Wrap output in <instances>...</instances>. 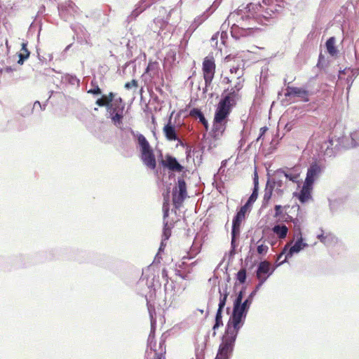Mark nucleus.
Segmentation results:
<instances>
[{
    "label": "nucleus",
    "instance_id": "obj_47",
    "mask_svg": "<svg viewBox=\"0 0 359 359\" xmlns=\"http://www.w3.org/2000/svg\"><path fill=\"white\" fill-rule=\"evenodd\" d=\"M88 93L93 94V95H100V94H101V90L98 87V86H96L93 89L89 90Z\"/></svg>",
    "mask_w": 359,
    "mask_h": 359
},
{
    "label": "nucleus",
    "instance_id": "obj_25",
    "mask_svg": "<svg viewBox=\"0 0 359 359\" xmlns=\"http://www.w3.org/2000/svg\"><path fill=\"white\" fill-rule=\"evenodd\" d=\"M245 216L243 215V214L236 213V216L234 217L233 222H232V229L233 233H235V232L240 231V226L242 221L244 219Z\"/></svg>",
    "mask_w": 359,
    "mask_h": 359
},
{
    "label": "nucleus",
    "instance_id": "obj_10",
    "mask_svg": "<svg viewBox=\"0 0 359 359\" xmlns=\"http://www.w3.org/2000/svg\"><path fill=\"white\" fill-rule=\"evenodd\" d=\"M215 64L212 57H205L203 62V78L205 83V88L210 85L215 74Z\"/></svg>",
    "mask_w": 359,
    "mask_h": 359
},
{
    "label": "nucleus",
    "instance_id": "obj_44",
    "mask_svg": "<svg viewBox=\"0 0 359 359\" xmlns=\"http://www.w3.org/2000/svg\"><path fill=\"white\" fill-rule=\"evenodd\" d=\"M230 72L231 74H238V76L241 75V76H243V70L239 68V67H232L230 69Z\"/></svg>",
    "mask_w": 359,
    "mask_h": 359
},
{
    "label": "nucleus",
    "instance_id": "obj_55",
    "mask_svg": "<svg viewBox=\"0 0 359 359\" xmlns=\"http://www.w3.org/2000/svg\"><path fill=\"white\" fill-rule=\"evenodd\" d=\"M177 304V302H176V297L175 296H173L172 297V299L171 300V303H170V305H173L174 306H175Z\"/></svg>",
    "mask_w": 359,
    "mask_h": 359
},
{
    "label": "nucleus",
    "instance_id": "obj_5",
    "mask_svg": "<svg viewBox=\"0 0 359 359\" xmlns=\"http://www.w3.org/2000/svg\"><path fill=\"white\" fill-rule=\"evenodd\" d=\"M253 299H250V296L239 304L238 308L233 307L232 314L229 318L228 323L233 326L241 328L244 323L248 312V310L252 303Z\"/></svg>",
    "mask_w": 359,
    "mask_h": 359
},
{
    "label": "nucleus",
    "instance_id": "obj_32",
    "mask_svg": "<svg viewBox=\"0 0 359 359\" xmlns=\"http://www.w3.org/2000/svg\"><path fill=\"white\" fill-rule=\"evenodd\" d=\"M317 238L325 245H328L330 243L334 242L335 239V237L331 233H328L325 236H324L323 233H321L318 235Z\"/></svg>",
    "mask_w": 359,
    "mask_h": 359
},
{
    "label": "nucleus",
    "instance_id": "obj_35",
    "mask_svg": "<svg viewBox=\"0 0 359 359\" xmlns=\"http://www.w3.org/2000/svg\"><path fill=\"white\" fill-rule=\"evenodd\" d=\"M236 278L241 283H245L246 280V271L245 269H242L238 271Z\"/></svg>",
    "mask_w": 359,
    "mask_h": 359
},
{
    "label": "nucleus",
    "instance_id": "obj_48",
    "mask_svg": "<svg viewBox=\"0 0 359 359\" xmlns=\"http://www.w3.org/2000/svg\"><path fill=\"white\" fill-rule=\"evenodd\" d=\"M37 106L41 109V110L45 109V105H41L40 102H39V101H36L34 103L33 109H35Z\"/></svg>",
    "mask_w": 359,
    "mask_h": 359
},
{
    "label": "nucleus",
    "instance_id": "obj_57",
    "mask_svg": "<svg viewBox=\"0 0 359 359\" xmlns=\"http://www.w3.org/2000/svg\"><path fill=\"white\" fill-rule=\"evenodd\" d=\"M225 79L226 80L227 83L231 82V80L228 77H226Z\"/></svg>",
    "mask_w": 359,
    "mask_h": 359
},
{
    "label": "nucleus",
    "instance_id": "obj_31",
    "mask_svg": "<svg viewBox=\"0 0 359 359\" xmlns=\"http://www.w3.org/2000/svg\"><path fill=\"white\" fill-rule=\"evenodd\" d=\"M237 80L238 81L236 82V83L235 84L234 87L232 88L230 90V92L228 93H231L233 92V90L235 92V93L236 94V101L238 100V92L243 88V81H244V79H243L241 76V75L238 76H237Z\"/></svg>",
    "mask_w": 359,
    "mask_h": 359
},
{
    "label": "nucleus",
    "instance_id": "obj_14",
    "mask_svg": "<svg viewBox=\"0 0 359 359\" xmlns=\"http://www.w3.org/2000/svg\"><path fill=\"white\" fill-rule=\"evenodd\" d=\"M307 245V243L303 242L302 236H300V238H298L295 243L289 249H287V246L285 245L283 252V254H285V259L282 263L285 262L287 259L292 257L294 253H298Z\"/></svg>",
    "mask_w": 359,
    "mask_h": 359
},
{
    "label": "nucleus",
    "instance_id": "obj_16",
    "mask_svg": "<svg viewBox=\"0 0 359 359\" xmlns=\"http://www.w3.org/2000/svg\"><path fill=\"white\" fill-rule=\"evenodd\" d=\"M273 271L274 269L271 268V264L267 261H263L258 265L256 276L259 280L264 278H266V280Z\"/></svg>",
    "mask_w": 359,
    "mask_h": 359
},
{
    "label": "nucleus",
    "instance_id": "obj_39",
    "mask_svg": "<svg viewBox=\"0 0 359 359\" xmlns=\"http://www.w3.org/2000/svg\"><path fill=\"white\" fill-rule=\"evenodd\" d=\"M257 252L259 255H264L269 250V247L264 244L258 245L257 248Z\"/></svg>",
    "mask_w": 359,
    "mask_h": 359
},
{
    "label": "nucleus",
    "instance_id": "obj_43",
    "mask_svg": "<svg viewBox=\"0 0 359 359\" xmlns=\"http://www.w3.org/2000/svg\"><path fill=\"white\" fill-rule=\"evenodd\" d=\"M104 96L105 100L107 102V105L111 104L114 102L113 100L114 97V94L113 93H109V94L108 95H104Z\"/></svg>",
    "mask_w": 359,
    "mask_h": 359
},
{
    "label": "nucleus",
    "instance_id": "obj_30",
    "mask_svg": "<svg viewBox=\"0 0 359 359\" xmlns=\"http://www.w3.org/2000/svg\"><path fill=\"white\" fill-rule=\"evenodd\" d=\"M273 190V189L272 187V185L271 184V182L269 180H268L266 185L265 190H264V197H263V202L264 203H267L269 202V201L271 199Z\"/></svg>",
    "mask_w": 359,
    "mask_h": 359
},
{
    "label": "nucleus",
    "instance_id": "obj_9",
    "mask_svg": "<svg viewBox=\"0 0 359 359\" xmlns=\"http://www.w3.org/2000/svg\"><path fill=\"white\" fill-rule=\"evenodd\" d=\"M220 3L221 0H215L203 14L195 18L189 27V29L191 30V32L196 30L199 25L205 22L215 11Z\"/></svg>",
    "mask_w": 359,
    "mask_h": 359
},
{
    "label": "nucleus",
    "instance_id": "obj_40",
    "mask_svg": "<svg viewBox=\"0 0 359 359\" xmlns=\"http://www.w3.org/2000/svg\"><path fill=\"white\" fill-rule=\"evenodd\" d=\"M243 290L240 291V292L238 294L236 299L233 302V307H236V309L238 308L239 304L243 300Z\"/></svg>",
    "mask_w": 359,
    "mask_h": 359
},
{
    "label": "nucleus",
    "instance_id": "obj_38",
    "mask_svg": "<svg viewBox=\"0 0 359 359\" xmlns=\"http://www.w3.org/2000/svg\"><path fill=\"white\" fill-rule=\"evenodd\" d=\"M257 197H258V189H253L252 193L247 201L248 205H252V204L257 200Z\"/></svg>",
    "mask_w": 359,
    "mask_h": 359
},
{
    "label": "nucleus",
    "instance_id": "obj_19",
    "mask_svg": "<svg viewBox=\"0 0 359 359\" xmlns=\"http://www.w3.org/2000/svg\"><path fill=\"white\" fill-rule=\"evenodd\" d=\"M312 189L313 185H311V184H306V182H304L299 193L295 194L294 196L297 197L302 203H307L312 198Z\"/></svg>",
    "mask_w": 359,
    "mask_h": 359
},
{
    "label": "nucleus",
    "instance_id": "obj_34",
    "mask_svg": "<svg viewBox=\"0 0 359 359\" xmlns=\"http://www.w3.org/2000/svg\"><path fill=\"white\" fill-rule=\"evenodd\" d=\"M163 220H165V218L168 216L169 212V198L167 196L164 197V202L163 205Z\"/></svg>",
    "mask_w": 359,
    "mask_h": 359
},
{
    "label": "nucleus",
    "instance_id": "obj_26",
    "mask_svg": "<svg viewBox=\"0 0 359 359\" xmlns=\"http://www.w3.org/2000/svg\"><path fill=\"white\" fill-rule=\"evenodd\" d=\"M147 7L144 4H142L140 1L136 5L135 8L132 11L131 14L128 17L130 20L135 19L141 13H142Z\"/></svg>",
    "mask_w": 359,
    "mask_h": 359
},
{
    "label": "nucleus",
    "instance_id": "obj_29",
    "mask_svg": "<svg viewBox=\"0 0 359 359\" xmlns=\"http://www.w3.org/2000/svg\"><path fill=\"white\" fill-rule=\"evenodd\" d=\"M163 241L161 244L159 250H161L163 247V242L168 240L171 235V227L168 225V222L163 220Z\"/></svg>",
    "mask_w": 359,
    "mask_h": 359
},
{
    "label": "nucleus",
    "instance_id": "obj_36",
    "mask_svg": "<svg viewBox=\"0 0 359 359\" xmlns=\"http://www.w3.org/2000/svg\"><path fill=\"white\" fill-rule=\"evenodd\" d=\"M164 345V341H161L159 344L161 351L159 353H156L154 359H165V357L163 353V352H165V347L163 348Z\"/></svg>",
    "mask_w": 359,
    "mask_h": 359
},
{
    "label": "nucleus",
    "instance_id": "obj_24",
    "mask_svg": "<svg viewBox=\"0 0 359 359\" xmlns=\"http://www.w3.org/2000/svg\"><path fill=\"white\" fill-rule=\"evenodd\" d=\"M273 231L276 233L278 237L280 239L285 238L287 236L288 229L285 224H278L275 225L273 229Z\"/></svg>",
    "mask_w": 359,
    "mask_h": 359
},
{
    "label": "nucleus",
    "instance_id": "obj_59",
    "mask_svg": "<svg viewBox=\"0 0 359 359\" xmlns=\"http://www.w3.org/2000/svg\"><path fill=\"white\" fill-rule=\"evenodd\" d=\"M65 8H67V10H68V6L67 7V6H65ZM68 11L70 14H72V13H71L70 10H69V11Z\"/></svg>",
    "mask_w": 359,
    "mask_h": 359
},
{
    "label": "nucleus",
    "instance_id": "obj_37",
    "mask_svg": "<svg viewBox=\"0 0 359 359\" xmlns=\"http://www.w3.org/2000/svg\"><path fill=\"white\" fill-rule=\"evenodd\" d=\"M259 283L256 286L255 289L249 294L250 299H254L255 296L256 295L258 290L260 289V287L262 286V285L265 283L266 278L261 279V280H259Z\"/></svg>",
    "mask_w": 359,
    "mask_h": 359
},
{
    "label": "nucleus",
    "instance_id": "obj_6",
    "mask_svg": "<svg viewBox=\"0 0 359 359\" xmlns=\"http://www.w3.org/2000/svg\"><path fill=\"white\" fill-rule=\"evenodd\" d=\"M331 149H339L341 148L351 149L359 146V130H355L348 137H332L329 140Z\"/></svg>",
    "mask_w": 359,
    "mask_h": 359
},
{
    "label": "nucleus",
    "instance_id": "obj_17",
    "mask_svg": "<svg viewBox=\"0 0 359 359\" xmlns=\"http://www.w3.org/2000/svg\"><path fill=\"white\" fill-rule=\"evenodd\" d=\"M161 164L163 167L175 172H180L184 169V167L179 163L177 158L170 155L165 156V159L161 161Z\"/></svg>",
    "mask_w": 359,
    "mask_h": 359
},
{
    "label": "nucleus",
    "instance_id": "obj_3",
    "mask_svg": "<svg viewBox=\"0 0 359 359\" xmlns=\"http://www.w3.org/2000/svg\"><path fill=\"white\" fill-rule=\"evenodd\" d=\"M240 329L227 323L225 333L222 337L215 359H229L233 351L235 341Z\"/></svg>",
    "mask_w": 359,
    "mask_h": 359
},
{
    "label": "nucleus",
    "instance_id": "obj_53",
    "mask_svg": "<svg viewBox=\"0 0 359 359\" xmlns=\"http://www.w3.org/2000/svg\"><path fill=\"white\" fill-rule=\"evenodd\" d=\"M63 7H64V6H59V7H58V9H59L60 14L62 17L65 18V15H64V13H63Z\"/></svg>",
    "mask_w": 359,
    "mask_h": 359
},
{
    "label": "nucleus",
    "instance_id": "obj_42",
    "mask_svg": "<svg viewBox=\"0 0 359 359\" xmlns=\"http://www.w3.org/2000/svg\"><path fill=\"white\" fill-rule=\"evenodd\" d=\"M96 104L100 107H107V102L104 95L96 101Z\"/></svg>",
    "mask_w": 359,
    "mask_h": 359
},
{
    "label": "nucleus",
    "instance_id": "obj_61",
    "mask_svg": "<svg viewBox=\"0 0 359 359\" xmlns=\"http://www.w3.org/2000/svg\"><path fill=\"white\" fill-rule=\"evenodd\" d=\"M330 149V145H328V146L327 147V149Z\"/></svg>",
    "mask_w": 359,
    "mask_h": 359
},
{
    "label": "nucleus",
    "instance_id": "obj_4",
    "mask_svg": "<svg viewBox=\"0 0 359 359\" xmlns=\"http://www.w3.org/2000/svg\"><path fill=\"white\" fill-rule=\"evenodd\" d=\"M130 132L134 137L137 138V144L140 148V158L144 165L151 170H154L156 166V161L149 142L142 134L136 133L131 128H130Z\"/></svg>",
    "mask_w": 359,
    "mask_h": 359
},
{
    "label": "nucleus",
    "instance_id": "obj_2",
    "mask_svg": "<svg viewBox=\"0 0 359 359\" xmlns=\"http://www.w3.org/2000/svg\"><path fill=\"white\" fill-rule=\"evenodd\" d=\"M236 94L233 90L231 93L223 95L218 103L212 130V137L215 139L221 137L225 131L227 117L230 114L231 107L236 104Z\"/></svg>",
    "mask_w": 359,
    "mask_h": 359
},
{
    "label": "nucleus",
    "instance_id": "obj_56",
    "mask_svg": "<svg viewBox=\"0 0 359 359\" xmlns=\"http://www.w3.org/2000/svg\"><path fill=\"white\" fill-rule=\"evenodd\" d=\"M330 208H331L332 210H333V208H334V203H330Z\"/></svg>",
    "mask_w": 359,
    "mask_h": 359
},
{
    "label": "nucleus",
    "instance_id": "obj_8",
    "mask_svg": "<svg viewBox=\"0 0 359 359\" xmlns=\"http://www.w3.org/2000/svg\"><path fill=\"white\" fill-rule=\"evenodd\" d=\"M187 197V184L184 179L179 177L177 183L172 189V202L176 208H179Z\"/></svg>",
    "mask_w": 359,
    "mask_h": 359
},
{
    "label": "nucleus",
    "instance_id": "obj_49",
    "mask_svg": "<svg viewBox=\"0 0 359 359\" xmlns=\"http://www.w3.org/2000/svg\"><path fill=\"white\" fill-rule=\"evenodd\" d=\"M254 189H259L258 177L257 173L255 174L254 178Z\"/></svg>",
    "mask_w": 359,
    "mask_h": 359
},
{
    "label": "nucleus",
    "instance_id": "obj_15",
    "mask_svg": "<svg viewBox=\"0 0 359 359\" xmlns=\"http://www.w3.org/2000/svg\"><path fill=\"white\" fill-rule=\"evenodd\" d=\"M147 305H148V311H149L150 320H151V332L148 337V346L150 348L151 350L154 351V353H156L158 352H157L156 349L154 348V346H155V344H154V336L153 334V332H154V329H155V326H156V320L154 318V315L156 314L155 309L154 306H152L151 305H150L149 304Z\"/></svg>",
    "mask_w": 359,
    "mask_h": 359
},
{
    "label": "nucleus",
    "instance_id": "obj_54",
    "mask_svg": "<svg viewBox=\"0 0 359 359\" xmlns=\"http://www.w3.org/2000/svg\"><path fill=\"white\" fill-rule=\"evenodd\" d=\"M74 6H75V5H74L72 2H69V3H68V11H69V10H72V11H74Z\"/></svg>",
    "mask_w": 359,
    "mask_h": 359
},
{
    "label": "nucleus",
    "instance_id": "obj_23",
    "mask_svg": "<svg viewBox=\"0 0 359 359\" xmlns=\"http://www.w3.org/2000/svg\"><path fill=\"white\" fill-rule=\"evenodd\" d=\"M190 115L191 116L198 118L199 119L200 122L204 126L205 129L206 130L208 129V123L200 109H196V108L191 109L190 111Z\"/></svg>",
    "mask_w": 359,
    "mask_h": 359
},
{
    "label": "nucleus",
    "instance_id": "obj_18",
    "mask_svg": "<svg viewBox=\"0 0 359 359\" xmlns=\"http://www.w3.org/2000/svg\"><path fill=\"white\" fill-rule=\"evenodd\" d=\"M285 95L286 97H297L301 98L304 102L309 101L308 91L302 88L288 86L286 88Z\"/></svg>",
    "mask_w": 359,
    "mask_h": 359
},
{
    "label": "nucleus",
    "instance_id": "obj_22",
    "mask_svg": "<svg viewBox=\"0 0 359 359\" xmlns=\"http://www.w3.org/2000/svg\"><path fill=\"white\" fill-rule=\"evenodd\" d=\"M359 74L358 70L357 69H345L342 71L339 72V78L340 79H343V75L347 74L348 77L346 79L348 83H352L353 81V78L356 77L358 74ZM351 84L349 85L348 88H350Z\"/></svg>",
    "mask_w": 359,
    "mask_h": 359
},
{
    "label": "nucleus",
    "instance_id": "obj_52",
    "mask_svg": "<svg viewBox=\"0 0 359 359\" xmlns=\"http://www.w3.org/2000/svg\"><path fill=\"white\" fill-rule=\"evenodd\" d=\"M162 277L168 282V271L165 269H163L161 272Z\"/></svg>",
    "mask_w": 359,
    "mask_h": 359
},
{
    "label": "nucleus",
    "instance_id": "obj_41",
    "mask_svg": "<svg viewBox=\"0 0 359 359\" xmlns=\"http://www.w3.org/2000/svg\"><path fill=\"white\" fill-rule=\"evenodd\" d=\"M125 88L128 90L137 88V81L135 79H133L131 81L128 82L125 84Z\"/></svg>",
    "mask_w": 359,
    "mask_h": 359
},
{
    "label": "nucleus",
    "instance_id": "obj_20",
    "mask_svg": "<svg viewBox=\"0 0 359 359\" xmlns=\"http://www.w3.org/2000/svg\"><path fill=\"white\" fill-rule=\"evenodd\" d=\"M163 132L165 138L169 141H175L179 140L176 133L175 127L171 124V118H170L168 123L163 127Z\"/></svg>",
    "mask_w": 359,
    "mask_h": 359
},
{
    "label": "nucleus",
    "instance_id": "obj_33",
    "mask_svg": "<svg viewBox=\"0 0 359 359\" xmlns=\"http://www.w3.org/2000/svg\"><path fill=\"white\" fill-rule=\"evenodd\" d=\"M334 43H335V39L334 37H330L326 41L327 50L328 53L332 55H334V54L337 53V49L335 48Z\"/></svg>",
    "mask_w": 359,
    "mask_h": 359
},
{
    "label": "nucleus",
    "instance_id": "obj_58",
    "mask_svg": "<svg viewBox=\"0 0 359 359\" xmlns=\"http://www.w3.org/2000/svg\"><path fill=\"white\" fill-rule=\"evenodd\" d=\"M229 58H230V55H228L225 57V60L228 61L229 60Z\"/></svg>",
    "mask_w": 359,
    "mask_h": 359
},
{
    "label": "nucleus",
    "instance_id": "obj_51",
    "mask_svg": "<svg viewBox=\"0 0 359 359\" xmlns=\"http://www.w3.org/2000/svg\"><path fill=\"white\" fill-rule=\"evenodd\" d=\"M282 207L280 205H276L275 206V211H276V215H279L281 214V210Z\"/></svg>",
    "mask_w": 359,
    "mask_h": 359
},
{
    "label": "nucleus",
    "instance_id": "obj_7",
    "mask_svg": "<svg viewBox=\"0 0 359 359\" xmlns=\"http://www.w3.org/2000/svg\"><path fill=\"white\" fill-rule=\"evenodd\" d=\"M124 109L125 104L121 97L114 100L112 104H109L107 107L109 117L111 119V121L116 127L119 128L122 124Z\"/></svg>",
    "mask_w": 359,
    "mask_h": 359
},
{
    "label": "nucleus",
    "instance_id": "obj_50",
    "mask_svg": "<svg viewBox=\"0 0 359 359\" xmlns=\"http://www.w3.org/2000/svg\"><path fill=\"white\" fill-rule=\"evenodd\" d=\"M267 130V128L266 127H262L260 129V135L259 136L257 137V141H259V139L262 137V136L264 134V133Z\"/></svg>",
    "mask_w": 359,
    "mask_h": 359
},
{
    "label": "nucleus",
    "instance_id": "obj_13",
    "mask_svg": "<svg viewBox=\"0 0 359 359\" xmlns=\"http://www.w3.org/2000/svg\"><path fill=\"white\" fill-rule=\"evenodd\" d=\"M279 175L283 177L285 180H288L292 182H298L302 168L300 165H295L292 168H286L278 170Z\"/></svg>",
    "mask_w": 359,
    "mask_h": 359
},
{
    "label": "nucleus",
    "instance_id": "obj_27",
    "mask_svg": "<svg viewBox=\"0 0 359 359\" xmlns=\"http://www.w3.org/2000/svg\"><path fill=\"white\" fill-rule=\"evenodd\" d=\"M27 43H22L21 53L19 54V60L18 63L20 65H22L25 60H27L29 56V51L27 48Z\"/></svg>",
    "mask_w": 359,
    "mask_h": 359
},
{
    "label": "nucleus",
    "instance_id": "obj_45",
    "mask_svg": "<svg viewBox=\"0 0 359 359\" xmlns=\"http://www.w3.org/2000/svg\"><path fill=\"white\" fill-rule=\"evenodd\" d=\"M251 205H248V203L246 202V203L242 206L240 209V210L238 212V213L239 214H243V216L245 215V212H247V210H248V208L250 207Z\"/></svg>",
    "mask_w": 359,
    "mask_h": 359
},
{
    "label": "nucleus",
    "instance_id": "obj_1",
    "mask_svg": "<svg viewBox=\"0 0 359 359\" xmlns=\"http://www.w3.org/2000/svg\"><path fill=\"white\" fill-rule=\"evenodd\" d=\"M252 0L246 6L231 12L222 25V36L230 27L231 36L236 40L248 37L257 29V24L266 25L272 15L283 7L282 0Z\"/></svg>",
    "mask_w": 359,
    "mask_h": 359
},
{
    "label": "nucleus",
    "instance_id": "obj_28",
    "mask_svg": "<svg viewBox=\"0 0 359 359\" xmlns=\"http://www.w3.org/2000/svg\"><path fill=\"white\" fill-rule=\"evenodd\" d=\"M62 81L65 83H68L72 86H79L80 81L74 75L66 74L62 76Z\"/></svg>",
    "mask_w": 359,
    "mask_h": 359
},
{
    "label": "nucleus",
    "instance_id": "obj_11",
    "mask_svg": "<svg viewBox=\"0 0 359 359\" xmlns=\"http://www.w3.org/2000/svg\"><path fill=\"white\" fill-rule=\"evenodd\" d=\"M226 290H227V287L226 286L225 291L223 294L222 293L221 290H219V293H220L219 302L218 309H217L216 316H215V323L212 327V329L214 330L213 336L216 335L215 330L217 329H218L219 327L223 325L222 313V310L226 304V299L229 295V293L227 292Z\"/></svg>",
    "mask_w": 359,
    "mask_h": 359
},
{
    "label": "nucleus",
    "instance_id": "obj_46",
    "mask_svg": "<svg viewBox=\"0 0 359 359\" xmlns=\"http://www.w3.org/2000/svg\"><path fill=\"white\" fill-rule=\"evenodd\" d=\"M240 234V231H236L235 233H233V230H231V245L234 248H235V242L236 236H238Z\"/></svg>",
    "mask_w": 359,
    "mask_h": 359
},
{
    "label": "nucleus",
    "instance_id": "obj_12",
    "mask_svg": "<svg viewBox=\"0 0 359 359\" xmlns=\"http://www.w3.org/2000/svg\"><path fill=\"white\" fill-rule=\"evenodd\" d=\"M323 170L324 167L321 164L317 162L312 163L307 170L304 181L306 184H311L313 185L314 182L320 176Z\"/></svg>",
    "mask_w": 359,
    "mask_h": 359
},
{
    "label": "nucleus",
    "instance_id": "obj_21",
    "mask_svg": "<svg viewBox=\"0 0 359 359\" xmlns=\"http://www.w3.org/2000/svg\"><path fill=\"white\" fill-rule=\"evenodd\" d=\"M284 180V177H280L279 175V172L277 171L274 177L273 178L272 182H271V184L272 185L273 189L280 194L283 193L285 187Z\"/></svg>",
    "mask_w": 359,
    "mask_h": 359
},
{
    "label": "nucleus",
    "instance_id": "obj_60",
    "mask_svg": "<svg viewBox=\"0 0 359 359\" xmlns=\"http://www.w3.org/2000/svg\"><path fill=\"white\" fill-rule=\"evenodd\" d=\"M6 71H7V72L11 71V69H10V68H7V69H6Z\"/></svg>",
    "mask_w": 359,
    "mask_h": 359
}]
</instances>
